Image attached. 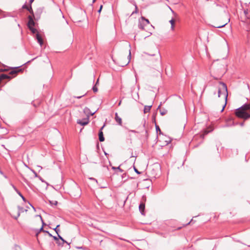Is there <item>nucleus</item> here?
I'll list each match as a JSON object with an SVG mask.
<instances>
[{"label":"nucleus","mask_w":250,"mask_h":250,"mask_svg":"<svg viewBox=\"0 0 250 250\" xmlns=\"http://www.w3.org/2000/svg\"><path fill=\"white\" fill-rule=\"evenodd\" d=\"M10 214L16 220H17L21 214L23 219L30 220L35 228L37 225H41L43 224L41 216L37 213L35 208L30 204L25 208L18 207L12 208Z\"/></svg>","instance_id":"nucleus-1"},{"label":"nucleus","mask_w":250,"mask_h":250,"mask_svg":"<svg viewBox=\"0 0 250 250\" xmlns=\"http://www.w3.org/2000/svg\"><path fill=\"white\" fill-rule=\"evenodd\" d=\"M67 22L64 19L62 13L58 11L53 21V28L57 32L63 30L67 26Z\"/></svg>","instance_id":"nucleus-2"},{"label":"nucleus","mask_w":250,"mask_h":250,"mask_svg":"<svg viewBox=\"0 0 250 250\" xmlns=\"http://www.w3.org/2000/svg\"><path fill=\"white\" fill-rule=\"evenodd\" d=\"M39 226L40 227V230L36 234L38 242L39 244H45L52 237V235L48 231L43 230V224Z\"/></svg>","instance_id":"nucleus-3"},{"label":"nucleus","mask_w":250,"mask_h":250,"mask_svg":"<svg viewBox=\"0 0 250 250\" xmlns=\"http://www.w3.org/2000/svg\"><path fill=\"white\" fill-rule=\"evenodd\" d=\"M112 59L113 60V61L115 62V63H117L119 66L121 67H124L125 66H126L127 65L130 60L131 59V52L130 50L129 51V54L127 56V58L125 59L123 56H120L117 59H114L112 57Z\"/></svg>","instance_id":"nucleus-4"},{"label":"nucleus","mask_w":250,"mask_h":250,"mask_svg":"<svg viewBox=\"0 0 250 250\" xmlns=\"http://www.w3.org/2000/svg\"><path fill=\"white\" fill-rule=\"evenodd\" d=\"M219 83L221 85V87H219L218 89V97H220L221 96V95H223L225 99V104L221 110V111H223L226 105L228 93L227 90V86L226 84L222 82H220Z\"/></svg>","instance_id":"nucleus-5"},{"label":"nucleus","mask_w":250,"mask_h":250,"mask_svg":"<svg viewBox=\"0 0 250 250\" xmlns=\"http://www.w3.org/2000/svg\"><path fill=\"white\" fill-rule=\"evenodd\" d=\"M83 112L86 115V117L83 119V121L81 120H77V123L82 125H85L88 124L89 122V117L90 116L93 115L96 111H91L90 109L88 107H85L83 109Z\"/></svg>","instance_id":"nucleus-6"},{"label":"nucleus","mask_w":250,"mask_h":250,"mask_svg":"<svg viewBox=\"0 0 250 250\" xmlns=\"http://www.w3.org/2000/svg\"><path fill=\"white\" fill-rule=\"evenodd\" d=\"M22 176L24 180L28 183L29 180L37 177V174L34 171L31 170L24 171Z\"/></svg>","instance_id":"nucleus-7"},{"label":"nucleus","mask_w":250,"mask_h":250,"mask_svg":"<svg viewBox=\"0 0 250 250\" xmlns=\"http://www.w3.org/2000/svg\"><path fill=\"white\" fill-rule=\"evenodd\" d=\"M235 115L238 118H243L245 120L250 118V114L247 113L241 107L236 110Z\"/></svg>","instance_id":"nucleus-8"},{"label":"nucleus","mask_w":250,"mask_h":250,"mask_svg":"<svg viewBox=\"0 0 250 250\" xmlns=\"http://www.w3.org/2000/svg\"><path fill=\"white\" fill-rule=\"evenodd\" d=\"M149 24V20L144 17H142L139 20L138 27L139 29L144 30L145 27L148 25Z\"/></svg>","instance_id":"nucleus-9"},{"label":"nucleus","mask_w":250,"mask_h":250,"mask_svg":"<svg viewBox=\"0 0 250 250\" xmlns=\"http://www.w3.org/2000/svg\"><path fill=\"white\" fill-rule=\"evenodd\" d=\"M168 8L170 9V10L171 11V13H172L173 15L175 18H172L169 21L171 25L170 29L172 31H174L175 30V22L176 21L175 19L178 17V15L171 8L170 6H168Z\"/></svg>","instance_id":"nucleus-10"},{"label":"nucleus","mask_w":250,"mask_h":250,"mask_svg":"<svg viewBox=\"0 0 250 250\" xmlns=\"http://www.w3.org/2000/svg\"><path fill=\"white\" fill-rule=\"evenodd\" d=\"M155 54H148L147 53L148 55L151 56H156L155 61L157 63L160 64L161 63V55L160 54L158 50L157 49H155Z\"/></svg>","instance_id":"nucleus-11"},{"label":"nucleus","mask_w":250,"mask_h":250,"mask_svg":"<svg viewBox=\"0 0 250 250\" xmlns=\"http://www.w3.org/2000/svg\"><path fill=\"white\" fill-rule=\"evenodd\" d=\"M22 69L20 68L19 67H16L13 69L10 72L9 74L13 76V77H15L17 74L19 72H22Z\"/></svg>","instance_id":"nucleus-12"},{"label":"nucleus","mask_w":250,"mask_h":250,"mask_svg":"<svg viewBox=\"0 0 250 250\" xmlns=\"http://www.w3.org/2000/svg\"><path fill=\"white\" fill-rule=\"evenodd\" d=\"M229 21V19H227L225 21L222 22L221 24H217L216 23L215 25H213V26L215 28H222L223 27H224L227 23Z\"/></svg>","instance_id":"nucleus-13"},{"label":"nucleus","mask_w":250,"mask_h":250,"mask_svg":"<svg viewBox=\"0 0 250 250\" xmlns=\"http://www.w3.org/2000/svg\"><path fill=\"white\" fill-rule=\"evenodd\" d=\"M28 18V22L27 23V26H28V28L32 27V26H34L35 22H34L32 16H29Z\"/></svg>","instance_id":"nucleus-14"},{"label":"nucleus","mask_w":250,"mask_h":250,"mask_svg":"<svg viewBox=\"0 0 250 250\" xmlns=\"http://www.w3.org/2000/svg\"><path fill=\"white\" fill-rule=\"evenodd\" d=\"M104 125H103L101 128V130L100 131L99 133V139L100 142H103L104 140V137L103 132L102 131V130L103 129Z\"/></svg>","instance_id":"nucleus-15"},{"label":"nucleus","mask_w":250,"mask_h":250,"mask_svg":"<svg viewBox=\"0 0 250 250\" xmlns=\"http://www.w3.org/2000/svg\"><path fill=\"white\" fill-rule=\"evenodd\" d=\"M139 210L142 214H144V211L145 208V204L144 202H141L139 207Z\"/></svg>","instance_id":"nucleus-16"},{"label":"nucleus","mask_w":250,"mask_h":250,"mask_svg":"<svg viewBox=\"0 0 250 250\" xmlns=\"http://www.w3.org/2000/svg\"><path fill=\"white\" fill-rule=\"evenodd\" d=\"M36 39L38 40V42L42 46L43 43V40L41 35L38 33L36 34Z\"/></svg>","instance_id":"nucleus-17"},{"label":"nucleus","mask_w":250,"mask_h":250,"mask_svg":"<svg viewBox=\"0 0 250 250\" xmlns=\"http://www.w3.org/2000/svg\"><path fill=\"white\" fill-rule=\"evenodd\" d=\"M245 111L250 110V104H246L240 107Z\"/></svg>","instance_id":"nucleus-18"},{"label":"nucleus","mask_w":250,"mask_h":250,"mask_svg":"<svg viewBox=\"0 0 250 250\" xmlns=\"http://www.w3.org/2000/svg\"><path fill=\"white\" fill-rule=\"evenodd\" d=\"M115 120L117 123H118L119 125H122V119L118 116L117 113H115Z\"/></svg>","instance_id":"nucleus-19"},{"label":"nucleus","mask_w":250,"mask_h":250,"mask_svg":"<svg viewBox=\"0 0 250 250\" xmlns=\"http://www.w3.org/2000/svg\"><path fill=\"white\" fill-rule=\"evenodd\" d=\"M22 8H24V9H26L27 10H28L29 11V12L32 14V15H33V11L32 10V7H31V5H30L29 7H28L27 5H24L23 6H22ZM34 16V15H33Z\"/></svg>","instance_id":"nucleus-20"},{"label":"nucleus","mask_w":250,"mask_h":250,"mask_svg":"<svg viewBox=\"0 0 250 250\" xmlns=\"http://www.w3.org/2000/svg\"><path fill=\"white\" fill-rule=\"evenodd\" d=\"M112 169H114V170H116V173L117 174H119V172L120 173H122L123 172L124 170L120 168V166L118 167H112Z\"/></svg>","instance_id":"nucleus-21"},{"label":"nucleus","mask_w":250,"mask_h":250,"mask_svg":"<svg viewBox=\"0 0 250 250\" xmlns=\"http://www.w3.org/2000/svg\"><path fill=\"white\" fill-rule=\"evenodd\" d=\"M152 105L145 106L144 107V113H147L149 112L151 109Z\"/></svg>","instance_id":"nucleus-22"},{"label":"nucleus","mask_w":250,"mask_h":250,"mask_svg":"<svg viewBox=\"0 0 250 250\" xmlns=\"http://www.w3.org/2000/svg\"><path fill=\"white\" fill-rule=\"evenodd\" d=\"M244 12V14H245L246 17L247 19H250V13L249 12V11L245 10Z\"/></svg>","instance_id":"nucleus-23"},{"label":"nucleus","mask_w":250,"mask_h":250,"mask_svg":"<svg viewBox=\"0 0 250 250\" xmlns=\"http://www.w3.org/2000/svg\"><path fill=\"white\" fill-rule=\"evenodd\" d=\"M134 5L135 6V10L132 12L131 15H133L135 13L136 14L138 12V7H137V4L135 2L134 3Z\"/></svg>","instance_id":"nucleus-24"},{"label":"nucleus","mask_w":250,"mask_h":250,"mask_svg":"<svg viewBox=\"0 0 250 250\" xmlns=\"http://www.w3.org/2000/svg\"><path fill=\"white\" fill-rule=\"evenodd\" d=\"M99 82V79L97 80V82L96 83V84L95 86L93 87V90L94 92H96L98 91V88H97L96 86L98 84V83Z\"/></svg>","instance_id":"nucleus-25"},{"label":"nucleus","mask_w":250,"mask_h":250,"mask_svg":"<svg viewBox=\"0 0 250 250\" xmlns=\"http://www.w3.org/2000/svg\"><path fill=\"white\" fill-rule=\"evenodd\" d=\"M160 112L162 115H164L167 113V110L165 109H160Z\"/></svg>","instance_id":"nucleus-26"},{"label":"nucleus","mask_w":250,"mask_h":250,"mask_svg":"<svg viewBox=\"0 0 250 250\" xmlns=\"http://www.w3.org/2000/svg\"><path fill=\"white\" fill-rule=\"evenodd\" d=\"M29 28L33 33H36L37 32V30L34 28V26L29 27Z\"/></svg>","instance_id":"nucleus-27"},{"label":"nucleus","mask_w":250,"mask_h":250,"mask_svg":"<svg viewBox=\"0 0 250 250\" xmlns=\"http://www.w3.org/2000/svg\"><path fill=\"white\" fill-rule=\"evenodd\" d=\"M50 203L52 205H55L56 206L58 204V202L56 200H52V201H50Z\"/></svg>","instance_id":"nucleus-28"},{"label":"nucleus","mask_w":250,"mask_h":250,"mask_svg":"<svg viewBox=\"0 0 250 250\" xmlns=\"http://www.w3.org/2000/svg\"><path fill=\"white\" fill-rule=\"evenodd\" d=\"M155 126H156V130L157 133H158V132H159V133L160 134L161 133V130H160V127H159L158 125H156Z\"/></svg>","instance_id":"nucleus-29"},{"label":"nucleus","mask_w":250,"mask_h":250,"mask_svg":"<svg viewBox=\"0 0 250 250\" xmlns=\"http://www.w3.org/2000/svg\"><path fill=\"white\" fill-rule=\"evenodd\" d=\"M36 168L39 171L42 169V167L39 165H36Z\"/></svg>","instance_id":"nucleus-30"},{"label":"nucleus","mask_w":250,"mask_h":250,"mask_svg":"<svg viewBox=\"0 0 250 250\" xmlns=\"http://www.w3.org/2000/svg\"><path fill=\"white\" fill-rule=\"evenodd\" d=\"M27 156V161H28V164H33L32 162V161H30L29 160V155H27V156Z\"/></svg>","instance_id":"nucleus-31"},{"label":"nucleus","mask_w":250,"mask_h":250,"mask_svg":"<svg viewBox=\"0 0 250 250\" xmlns=\"http://www.w3.org/2000/svg\"><path fill=\"white\" fill-rule=\"evenodd\" d=\"M60 226V225H58L57 226H56V228L55 229V230L56 231V232L57 233L58 232V231H59V229H58V228Z\"/></svg>","instance_id":"nucleus-32"},{"label":"nucleus","mask_w":250,"mask_h":250,"mask_svg":"<svg viewBox=\"0 0 250 250\" xmlns=\"http://www.w3.org/2000/svg\"><path fill=\"white\" fill-rule=\"evenodd\" d=\"M18 194H19V195L21 197V198H22V199H23V200H25V198H24V197H23V196L21 194V193H20V192H18Z\"/></svg>","instance_id":"nucleus-33"},{"label":"nucleus","mask_w":250,"mask_h":250,"mask_svg":"<svg viewBox=\"0 0 250 250\" xmlns=\"http://www.w3.org/2000/svg\"><path fill=\"white\" fill-rule=\"evenodd\" d=\"M102 8H103V6L102 5H101L100 6V9L98 10V12L100 13L102 9Z\"/></svg>","instance_id":"nucleus-34"},{"label":"nucleus","mask_w":250,"mask_h":250,"mask_svg":"<svg viewBox=\"0 0 250 250\" xmlns=\"http://www.w3.org/2000/svg\"><path fill=\"white\" fill-rule=\"evenodd\" d=\"M134 169H135V171L136 172H137V173H140V172L138 171V170L137 169L134 168Z\"/></svg>","instance_id":"nucleus-35"},{"label":"nucleus","mask_w":250,"mask_h":250,"mask_svg":"<svg viewBox=\"0 0 250 250\" xmlns=\"http://www.w3.org/2000/svg\"><path fill=\"white\" fill-rule=\"evenodd\" d=\"M34 0H30V5L32 4V3L34 1Z\"/></svg>","instance_id":"nucleus-36"},{"label":"nucleus","mask_w":250,"mask_h":250,"mask_svg":"<svg viewBox=\"0 0 250 250\" xmlns=\"http://www.w3.org/2000/svg\"><path fill=\"white\" fill-rule=\"evenodd\" d=\"M84 95H81V96H77V98H80L81 97H83Z\"/></svg>","instance_id":"nucleus-37"},{"label":"nucleus","mask_w":250,"mask_h":250,"mask_svg":"<svg viewBox=\"0 0 250 250\" xmlns=\"http://www.w3.org/2000/svg\"><path fill=\"white\" fill-rule=\"evenodd\" d=\"M124 175H126V174L125 173H123V174L122 175V178L124 177Z\"/></svg>","instance_id":"nucleus-38"},{"label":"nucleus","mask_w":250,"mask_h":250,"mask_svg":"<svg viewBox=\"0 0 250 250\" xmlns=\"http://www.w3.org/2000/svg\"><path fill=\"white\" fill-rule=\"evenodd\" d=\"M143 200H144V201H145L146 200V197L143 196Z\"/></svg>","instance_id":"nucleus-39"},{"label":"nucleus","mask_w":250,"mask_h":250,"mask_svg":"<svg viewBox=\"0 0 250 250\" xmlns=\"http://www.w3.org/2000/svg\"><path fill=\"white\" fill-rule=\"evenodd\" d=\"M59 236L60 238L63 241H64V240L62 238V237H61L60 236H59Z\"/></svg>","instance_id":"nucleus-40"},{"label":"nucleus","mask_w":250,"mask_h":250,"mask_svg":"<svg viewBox=\"0 0 250 250\" xmlns=\"http://www.w3.org/2000/svg\"><path fill=\"white\" fill-rule=\"evenodd\" d=\"M96 0H92V3H94L95 2Z\"/></svg>","instance_id":"nucleus-41"},{"label":"nucleus","mask_w":250,"mask_h":250,"mask_svg":"<svg viewBox=\"0 0 250 250\" xmlns=\"http://www.w3.org/2000/svg\"><path fill=\"white\" fill-rule=\"evenodd\" d=\"M102 241H101L100 242L101 245H102Z\"/></svg>","instance_id":"nucleus-42"},{"label":"nucleus","mask_w":250,"mask_h":250,"mask_svg":"<svg viewBox=\"0 0 250 250\" xmlns=\"http://www.w3.org/2000/svg\"><path fill=\"white\" fill-rule=\"evenodd\" d=\"M90 179H92V180H95L94 179H93V178H90Z\"/></svg>","instance_id":"nucleus-43"}]
</instances>
